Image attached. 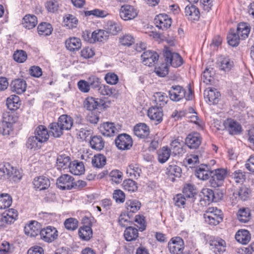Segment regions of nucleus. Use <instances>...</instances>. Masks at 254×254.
<instances>
[{
    "label": "nucleus",
    "mask_w": 254,
    "mask_h": 254,
    "mask_svg": "<svg viewBox=\"0 0 254 254\" xmlns=\"http://www.w3.org/2000/svg\"><path fill=\"white\" fill-rule=\"evenodd\" d=\"M20 104V98L17 95H12L6 99V105L10 110H17Z\"/></svg>",
    "instance_id": "nucleus-34"
},
{
    "label": "nucleus",
    "mask_w": 254,
    "mask_h": 254,
    "mask_svg": "<svg viewBox=\"0 0 254 254\" xmlns=\"http://www.w3.org/2000/svg\"><path fill=\"white\" fill-rule=\"evenodd\" d=\"M171 155V149L167 146L162 147L158 152V160L161 163L166 162Z\"/></svg>",
    "instance_id": "nucleus-45"
},
{
    "label": "nucleus",
    "mask_w": 254,
    "mask_h": 254,
    "mask_svg": "<svg viewBox=\"0 0 254 254\" xmlns=\"http://www.w3.org/2000/svg\"><path fill=\"white\" fill-rule=\"evenodd\" d=\"M111 180L116 184H120L123 180V173L119 170H113L109 174Z\"/></svg>",
    "instance_id": "nucleus-58"
},
{
    "label": "nucleus",
    "mask_w": 254,
    "mask_h": 254,
    "mask_svg": "<svg viewBox=\"0 0 254 254\" xmlns=\"http://www.w3.org/2000/svg\"><path fill=\"white\" fill-rule=\"evenodd\" d=\"M78 221L73 218L66 219L64 222L65 228L68 230L74 231L78 227Z\"/></svg>",
    "instance_id": "nucleus-60"
},
{
    "label": "nucleus",
    "mask_w": 254,
    "mask_h": 254,
    "mask_svg": "<svg viewBox=\"0 0 254 254\" xmlns=\"http://www.w3.org/2000/svg\"><path fill=\"white\" fill-rule=\"evenodd\" d=\"M120 42L122 45L130 46L134 43V38L130 34H126L120 38Z\"/></svg>",
    "instance_id": "nucleus-64"
},
{
    "label": "nucleus",
    "mask_w": 254,
    "mask_h": 254,
    "mask_svg": "<svg viewBox=\"0 0 254 254\" xmlns=\"http://www.w3.org/2000/svg\"><path fill=\"white\" fill-rule=\"evenodd\" d=\"M91 147L97 151L102 150L105 146V141L101 136H92L89 141Z\"/></svg>",
    "instance_id": "nucleus-24"
},
{
    "label": "nucleus",
    "mask_w": 254,
    "mask_h": 254,
    "mask_svg": "<svg viewBox=\"0 0 254 254\" xmlns=\"http://www.w3.org/2000/svg\"><path fill=\"white\" fill-rule=\"evenodd\" d=\"M78 22L77 18L70 14H66L64 17V22L65 25L69 29L76 27Z\"/></svg>",
    "instance_id": "nucleus-44"
},
{
    "label": "nucleus",
    "mask_w": 254,
    "mask_h": 254,
    "mask_svg": "<svg viewBox=\"0 0 254 254\" xmlns=\"http://www.w3.org/2000/svg\"><path fill=\"white\" fill-rule=\"evenodd\" d=\"M227 38L229 45L233 47L237 46L239 44L240 40L241 39L234 29H230Z\"/></svg>",
    "instance_id": "nucleus-41"
},
{
    "label": "nucleus",
    "mask_w": 254,
    "mask_h": 254,
    "mask_svg": "<svg viewBox=\"0 0 254 254\" xmlns=\"http://www.w3.org/2000/svg\"><path fill=\"white\" fill-rule=\"evenodd\" d=\"M78 234L81 239L88 241L92 237V229L89 225H84L79 228Z\"/></svg>",
    "instance_id": "nucleus-40"
},
{
    "label": "nucleus",
    "mask_w": 254,
    "mask_h": 254,
    "mask_svg": "<svg viewBox=\"0 0 254 254\" xmlns=\"http://www.w3.org/2000/svg\"><path fill=\"white\" fill-rule=\"evenodd\" d=\"M41 229V224L36 221H31L24 227L25 234L31 237H36L38 234H40Z\"/></svg>",
    "instance_id": "nucleus-14"
},
{
    "label": "nucleus",
    "mask_w": 254,
    "mask_h": 254,
    "mask_svg": "<svg viewBox=\"0 0 254 254\" xmlns=\"http://www.w3.org/2000/svg\"><path fill=\"white\" fill-rule=\"evenodd\" d=\"M92 36L93 39L91 41L93 43L96 42H105L108 39L109 33L105 30H97L92 32Z\"/></svg>",
    "instance_id": "nucleus-26"
},
{
    "label": "nucleus",
    "mask_w": 254,
    "mask_h": 254,
    "mask_svg": "<svg viewBox=\"0 0 254 254\" xmlns=\"http://www.w3.org/2000/svg\"><path fill=\"white\" fill-rule=\"evenodd\" d=\"M250 31L251 27L249 24L242 22L238 25L236 32L241 37V39L244 40L248 37Z\"/></svg>",
    "instance_id": "nucleus-25"
},
{
    "label": "nucleus",
    "mask_w": 254,
    "mask_h": 254,
    "mask_svg": "<svg viewBox=\"0 0 254 254\" xmlns=\"http://www.w3.org/2000/svg\"><path fill=\"white\" fill-rule=\"evenodd\" d=\"M172 19L165 13H161L156 15L154 18V23L157 27L163 30L169 28L172 24Z\"/></svg>",
    "instance_id": "nucleus-6"
},
{
    "label": "nucleus",
    "mask_w": 254,
    "mask_h": 254,
    "mask_svg": "<svg viewBox=\"0 0 254 254\" xmlns=\"http://www.w3.org/2000/svg\"><path fill=\"white\" fill-rule=\"evenodd\" d=\"M182 169L179 166L175 165H169L166 170V174L169 176H175L180 177L181 176Z\"/></svg>",
    "instance_id": "nucleus-47"
},
{
    "label": "nucleus",
    "mask_w": 254,
    "mask_h": 254,
    "mask_svg": "<svg viewBox=\"0 0 254 254\" xmlns=\"http://www.w3.org/2000/svg\"><path fill=\"white\" fill-rule=\"evenodd\" d=\"M184 241L179 237L173 238L168 243V247L171 254H181L184 250Z\"/></svg>",
    "instance_id": "nucleus-5"
},
{
    "label": "nucleus",
    "mask_w": 254,
    "mask_h": 254,
    "mask_svg": "<svg viewBox=\"0 0 254 254\" xmlns=\"http://www.w3.org/2000/svg\"><path fill=\"white\" fill-rule=\"evenodd\" d=\"M141 58L144 64L151 66L158 60L159 55L154 51L147 50L143 52Z\"/></svg>",
    "instance_id": "nucleus-9"
},
{
    "label": "nucleus",
    "mask_w": 254,
    "mask_h": 254,
    "mask_svg": "<svg viewBox=\"0 0 254 254\" xmlns=\"http://www.w3.org/2000/svg\"><path fill=\"white\" fill-rule=\"evenodd\" d=\"M154 101L157 104H159V107L165 105L168 101V96L165 93L162 92H157L154 96Z\"/></svg>",
    "instance_id": "nucleus-55"
},
{
    "label": "nucleus",
    "mask_w": 254,
    "mask_h": 254,
    "mask_svg": "<svg viewBox=\"0 0 254 254\" xmlns=\"http://www.w3.org/2000/svg\"><path fill=\"white\" fill-rule=\"evenodd\" d=\"M202 138L197 132L188 134L185 139V144L190 149H196L201 144Z\"/></svg>",
    "instance_id": "nucleus-12"
},
{
    "label": "nucleus",
    "mask_w": 254,
    "mask_h": 254,
    "mask_svg": "<svg viewBox=\"0 0 254 254\" xmlns=\"http://www.w3.org/2000/svg\"><path fill=\"white\" fill-rule=\"evenodd\" d=\"M35 136L42 141V143L48 140L49 134L47 128L44 126H39L35 130Z\"/></svg>",
    "instance_id": "nucleus-29"
},
{
    "label": "nucleus",
    "mask_w": 254,
    "mask_h": 254,
    "mask_svg": "<svg viewBox=\"0 0 254 254\" xmlns=\"http://www.w3.org/2000/svg\"><path fill=\"white\" fill-rule=\"evenodd\" d=\"M211 175L214 176L218 180L222 181V182L224 183V180L227 174V171L226 169L220 168L215 169L211 171Z\"/></svg>",
    "instance_id": "nucleus-59"
},
{
    "label": "nucleus",
    "mask_w": 254,
    "mask_h": 254,
    "mask_svg": "<svg viewBox=\"0 0 254 254\" xmlns=\"http://www.w3.org/2000/svg\"><path fill=\"white\" fill-rule=\"evenodd\" d=\"M204 96L209 104H217L220 100V93L216 89L209 88L204 92Z\"/></svg>",
    "instance_id": "nucleus-13"
},
{
    "label": "nucleus",
    "mask_w": 254,
    "mask_h": 254,
    "mask_svg": "<svg viewBox=\"0 0 254 254\" xmlns=\"http://www.w3.org/2000/svg\"><path fill=\"white\" fill-rule=\"evenodd\" d=\"M124 189L128 191H134L137 190V184L132 179H127L122 184Z\"/></svg>",
    "instance_id": "nucleus-57"
},
{
    "label": "nucleus",
    "mask_w": 254,
    "mask_h": 254,
    "mask_svg": "<svg viewBox=\"0 0 254 254\" xmlns=\"http://www.w3.org/2000/svg\"><path fill=\"white\" fill-rule=\"evenodd\" d=\"M98 90L101 94L108 96H112L116 91L114 88L105 84H101Z\"/></svg>",
    "instance_id": "nucleus-56"
},
{
    "label": "nucleus",
    "mask_w": 254,
    "mask_h": 254,
    "mask_svg": "<svg viewBox=\"0 0 254 254\" xmlns=\"http://www.w3.org/2000/svg\"><path fill=\"white\" fill-rule=\"evenodd\" d=\"M225 128L232 135L238 134L242 131V127L239 123L232 119H227L223 124Z\"/></svg>",
    "instance_id": "nucleus-15"
},
{
    "label": "nucleus",
    "mask_w": 254,
    "mask_h": 254,
    "mask_svg": "<svg viewBox=\"0 0 254 254\" xmlns=\"http://www.w3.org/2000/svg\"><path fill=\"white\" fill-rule=\"evenodd\" d=\"M40 238L44 241L51 243L57 239L58 232L56 228L48 226L42 229L40 233Z\"/></svg>",
    "instance_id": "nucleus-4"
},
{
    "label": "nucleus",
    "mask_w": 254,
    "mask_h": 254,
    "mask_svg": "<svg viewBox=\"0 0 254 254\" xmlns=\"http://www.w3.org/2000/svg\"><path fill=\"white\" fill-rule=\"evenodd\" d=\"M124 237L127 241L135 240L138 237V230L132 227H128L124 232Z\"/></svg>",
    "instance_id": "nucleus-42"
},
{
    "label": "nucleus",
    "mask_w": 254,
    "mask_h": 254,
    "mask_svg": "<svg viewBox=\"0 0 254 254\" xmlns=\"http://www.w3.org/2000/svg\"><path fill=\"white\" fill-rule=\"evenodd\" d=\"M164 57L166 64L174 67L180 66L183 64V59L181 56L176 53H172L166 50L164 53Z\"/></svg>",
    "instance_id": "nucleus-3"
},
{
    "label": "nucleus",
    "mask_w": 254,
    "mask_h": 254,
    "mask_svg": "<svg viewBox=\"0 0 254 254\" xmlns=\"http://www.w3.org/2000/svg\"><path fill=\"white\" fill-rule=\"evenodd\" d=\"M66 49L71 51L74 52L79 50L81 47V40L76 37H70L65 42Z\"/></svg>",
    "instance_id": "nucleus-20"
},
{
    "label": "nucleus",
    "mask_w": 254,
    "mask_h": 254,
    "mask_svg": "<svg viewBox=\"0 0 254 254\" xmlns=\"http://www.w3.org/2000/svg\"><path fill=\"white\" fill-rule=\"evenodd\" d=\"M155 72L160 77L165 76L168 73V65L166 63L158 67H155Z\"/></svg>",
    "instance_id": "nucleus-62"
},
{
    "label": "nucleus",
    "mask_w": 254,
    "mask_h": 254,
    "mask_svg": "<svg viewBox=\"0 0 254 254\" xmlns=\"http://www.w3.org/2000/svg\"><path fill=\"white\" fill-rule=\"evenodd\" d=\"M100 130L102 134L107 136H113L118 131L114 124L109 122L104 123L101 125Z\"/></svg>",
    "instance_id": "nucleus-17"
},
{
    "label": "nucleus",
    "mask_w": 254,
    "mask_h": 254,
    "mask_svg": "<svg viewBox=\"0 0 254 254\" xmlns=\"http://www.w3.org/2000/svg\"><path fill=\"white\" fill-rule=\"evenodd\" d=\"M71 163L70 157L65 155H59L57 158V167L59 170L69 168Z\"/></svg>",
    "instance_id": "nucleus-32"
},
{
    "label": "nucleus",
    "mask_w": 254,
    "mask_h": 254,
    "mask_svg": "<svg viewBox=\"0 0 254 254\" xmlns=\"http://www.w3.org/2000/svg\"><path fill=\"white\" fill-rule=\"evenodd\" d=\"M2 214L5 216L10 224L13 223L18 216V212L14 209H9L2 213Z\"/></svg>",
    "instance_id": "nucleus-61"
},
{
    "label": "nucleus",
    "mask_w": 254,
    "mask_h": 254,
    "mask_svg": "<svg viewBox=\"0 0 254 254\" xmlns=\"http://www.w3.org/2000/svg\"><path fill=\"white\" fill-rule=\"evenodd\" d=\"M169 95L171 100L176 102L184 98L188 101L191 100L193 97L190 88L189 89V92L187 93L186 89L180 85H173L169 91Z\"/></svg>",
    "instance_id": "nucleus-1"
},
{
    "label": "nucleus",
    "mask_w": 254,
    "mask_h": 254,
    "mask_svg": "<svg viewBox=\"0 0 254 254\" xmlns=\"http://www.w3.org/2000/svg\"><path fill=\"white\" fill-rule=\"evenodd\" d=\"M141 203L137 200H127L126 203V207L128 211L134 213L140 208Z\"/></svg>",
    "instance_id": "nucleus-48"
},
{
    "label": "nucleus",
    "mask_w": 254,
    "mask_h": 254,
    "mask_svg": "<svg viewBox=\"0 0 254 254\" xmlns=\"http://www.w3.org/2000/svg\"><path fill=\"white\" fill-rule=\"evenodd\" d=\"M73 180L70 175L64 174L57 179L56 184L58 188L61 190H70L73 187Z\"/></svg>",
    "instance_id": "nucleus-10"
},
{
    "label": "nucleus",
    "mask_w": 254,
    "mask_h": 254,
    "mask_svg": "<svg viewBox=\"0 0 254 254\" xmlns=\"http://www.w3.org/2000/svg\"><path fill=\"white\" fill-rule=\"evenodd\" d=\"M147 115L150 120L156 122L158 124L162 121L163 113L161 107L152 106L148 110Z\"/></svg>",
    "instance_id": "nucleus-11"
},
{
    "label": "nucleus",
    "mask_w": 254,
    "mask_h": 254,
    "mask_svg": "<svg viewBox=\"0 0 254 254\" xmlns=\"http://www.w3.org/2000/svg\"><path fill=\"white\" fill-rule=\"evenodd\" d=\"M184 142L179 138L173 140L171 143V149L175 155H182L186 152L183 148Z\"/></svg>",
    "instance_id": "nucleus-23"
},
{
    "label": "nucleus",
    "mask_w": 254,
    "mask_h": 254,
    "mask_svg": "<svg viewBox=\"0 0 254 254\" xmlns=\"http://www.w3.org/2000/svg\"><path fill=\"white\" fill-rule=\"evenodd\" d=\"M134 134L139 138H146L150 133L149 127L144 123H139L134 127Z\"/></svg>",
    "instance_id": "nucleus-18"
},
{
    "label": "nucleus",
    "mask_w": 254,
    "mask_h": 254,
    "mask_svg": "<svg viewBox=\"0 0 254 254\" xmlns=\"http://www.w3.org/2000/svg\"><path fill=\"white\" fill-rule=\"evenodd\" d=\"M69 169L70 172L74 175H80L83 174L85 171L83 162H78L77 161L71 162Z\"/></svg>",
    "instance_id": "nucleus-35"
},
{
    "label": "nucleus",
    "mask_w": 254,
    "mask_h": 254,
    "mask_svg": "<svg viewBox=\"0 0 254 254\" xmlns=\"http://www.w3.org/2000/svg\"><path fill=\"white\" fill-rule=\"evenodd\" d=\"M137 15L136 10L132 6L124 5L120 8V16L122 19L125 21L134 19Z\"/></svg>",
    "instance_id": "nucleus-8"
},
{
    "label": "nucleus",
    "mask_w": 254,
    "mask_h": 254,
    "mask_svg": "<svg viewBox=\"0 0 254 254\" xmlns=\"http://www.w3.org/2000/svg\"><path fill=\"white\" fill-rule=\"evenodd\" d=\"M126 173L129 177L137 179L140 176L141 170L137 164H131L127 167Z\"/></svg>",
    "instance_id": "nucleus-43"
},
{
    "label": "nucleus",
    "mask_w": 254,
    "mask_h": 254,
    "mask_svg": "<svg viewBox=\"0 0 254 254\" xmlns=\"http://www.w3.org/2000/svg\"><path fill=\"white\" fill-rule=\"evenodd\" d=\"M203 217L206 223L210 225L216 226L222 221L223 213L216 207H209L203 214Z\"/></svg>",
    "instance_id": "nucleus-2"
},
{
    "label": "nucleus",
    "mask_w": 254,
    "mask_h": 254,
    "mask_svg": "<svg viewBox=\"0 0 254 254\" xmlns=\"http://www.w3.org/2000/svg\"><path fill=\"white\" fill-rule=\"evenodd\" d=\"M231 178L236 184H243L246 180V173L238 170L232 173Z\"/></svg>",
    "instance_id": "nucleus-51"
},
{
    "label": "nucleus",
    "mask_w": 254,
    "mask_h": 254,
    "mask_svg": "<svg viewBox=\"0 0 254 254\" xmlns=\"http://www.w3.org/2000/svg\"><path fill=\"white\" fill-rule=\"evenodd\" d=\"M50 132L55 137H60L63 134L64 129L61 126H60L58 122L57 123H53L49 126Z\"/></svg>",
    "instance_id": "nucleus-46"
},
{
    "label": "nucleus",
    "mask_w": 254,
    "mask_h": 254,
    "mask_svg": "<svg viewBox=\"0 0 254 254\" xmlns=\"http://www.w3.org/2000/svg\"><path fill=\"white\" fill-rule=\"evenodd\" d=\"M37 17L33 14H27L23 18L22 24L28 29L33 28L37 24Z\"/></svg>",
    "instance_id": "nucleus-27"
},
{
    "label": "nucleus",
    "mask_w": 254,
    "mask_h": 254,
    "mask_svg": "<svg viewBox=\"0 0 254 254\" xmlns=\"http://www.w3.org/2000/svg\"><path fill=\"white\" fill-rule=\"evenodd\" d=\"M12 202V197L8 194H1L0 195V209L9 207Z\"/></svg>",
    "instance_id": "nucleus-52"
},
{
    "label": "nucleus",
    "mask_w": 254,
    "mask_h": 254,
    "mask_svg": "<svg viewBox=\"0 0 254 254\" xmlns=\"http://www.w3.org/2000/svg\"><path fill=\"white\" fill-rule=\"evenodd\" d=\"M235 239L242 244H247L251 240V235L248 230H240L236 233Z\"/></svg>",
    "instance_id": "nucleus-33"
},
{
    "label": "nucleus",
    "mask_w": 254,
    "mask_h": 254,
    "mask_svg": "<svg viewBox=\"0 0 254 254\" xmlns=\"http://www.w3.org/2000/svg\"><path fill=\"white\" fill-rule=\"evenodd\" d=\"M10 86L13 92L21 94L26 91L27 83L23 79L17 78L12 81Z\"/></svg>",
    "instance_id": "nucleus-16"
},
{
    "label": "nucleus",
    "mask_w": 254,
    "mask_h": 254,
    "mask_svg": "<svg viewBox=\"0 0 254 254\" xmlns=\"http://www.w3.org/2000/svg\"><path fill=\"white\" fill-rule=\"evenodd\" d=\"M211 175V171L209 170L208 166L201 164L197 168L195 171V175L200 180H207Z\"/></svg>",
    "instance_id": "nucleus-21"
},
{
    "label": "nucleus",
    "mask_w": 254,
    "mask_h": 254,
    "mask_svg": "<svg viewBox=\"0 0 254 254\" xmlns=\"http://www.w3.org/2000/svg\"><path fill=\"white\" fill-rule=\"evenodd\" d=\"M33 183L34 188L40 190L47 189L50 185L49 179L43 176L35 178Z\"/></svg>",
    "instance_id": "nucleus-19"
},
{
    "label": "nucleus",
    "mask_w": 254,
    "mask_h": 254,
    "mask_svg": "<svg viewBox=\"0 0 254 254\" xmlns=\"http://www.w3.org/2000/svg\"><path fill=\"white\" fill-rule=\"evenodd\" d=\"M98 105L97 99L92 97L87 98L84 102V107L89 111L97 109Z\"/></svg>",
    "instance_id": "nucleus-53"
},
{
    "label": "nucleus",
    "mask_w": 254,
    "mask_h": 254,
    "mask_svg": "<svg viewBox=\"0 0 254 254\" xmlns=\"http://www.w3.org/2000/svg\"><path fill=\"white\" fill-rule=\"evenodd\" d=\"M13 59L17 62L23 63L27 59L26 53L23 50L15 52L13 55Z\"/></svg>",
    "instance_id": "nucleus-63"
},
{
    "label": "nucleus",
    "mask_w": 254,
    "mask_h": 254,
    "mask_svg": "<svg viewBox=\"0 0 254 254\" xmlns=\"http://www.w3.org/2000/svg\"><path fill=\"white\" fill-rule=\"evenodd\" d=\"M237 215L240 222L245 223L249 222L251 219V211L248 208L243 207L238 210Z\"/></svg>",
    "instance_id": "nucleus-36"
},
{
    "label": "nucleus",
    "mask_w": 254,
    "mask_h": 254,
    "mask_svg": "<svg viewBox=\"0 0 254 254\" xmlns=\"http://www.w3.org/2000/svg\"><path fill=\"white\" fill-rule=\"evenodd\" d=\"M40 139H38L35 135L30 136L26 142V147L29 149L34 150L39 149L41 148L42 144Z\"/></svg>",
    "instance_id": "nucleus-39"
},
{
    "label": "nucleus",
    "mask_w": 254,
    "mask_h": 254,
    "mask_svg": "<svg viewBox=\"0 0 254 254\" xmlns=\"http://www.w3.org/2000/svg\"><path fill=\"white\" fill-rule=\"evenodd\" d=\"M225 242L221 239H214L210 241V245L216 254H220L225 251Z\"/></svg>",
    "instance_id": "nucleus-28"
},
{
    "label": "nucleus",
    "mask_w": 254,
    "mask_h": 254,
    "mask_svg": "<svg viewBox=\"0 0 254 254\" xmlns=\"http://www.w3.org/2000/svg\"><path fill=\"white\" fill-rule=\"evenodd\" d=\"M58 123L61 126L64 130H69L73 125V120L67 115L61 116L58 119Z\"/></svg>",
    "instance_id": "nucleus-31"
},
{
    "label": "nucleus",
    "mask_w": 254,
    "mask_h": 254,
    "mask_svg": "<svg viewBox=\"0 0 254 254\" xmlns=\"http://www.w3.org/2000/svg\"><path fill=\"white\" fill-rule=\"evenodd\" d=\"M0 175L4 176H6L8 178L12 177L13 179L16 178H18V179H21L20 176L18 177L16 169L10 166L8 164L0 167Z\"/></svg>",
    "instance_id": "nucleus-22"
},
{
    "label": "nucleus",
    "mask_w": 254,
    "mask_h": 254,
    "mask_svg": "<svg viewBox=\"0 0 254 254\" xmlns=\"http://www.w3.org/2000/svg\"><path fill=\"white\" fill-rule=\"evenodd\" d=\"M186 16H189V18L191 20H198L199 17V11L195 6L190 4L187 5L185 8Z\"/></svg>",
    "instance_id": "nucleus-38"
},
{
    "label": "nucleus",
    "mask_w": 254,
    "mask_h": 254,
    "mask_svg": "<svg viewBox=\"0 0 254 254\" xmlns=\"http://www.w3.org/2000/svg\"><path fill=\"white\" fill-rule=\"evenodd\" d=\"M53 27L51 24L42 22L37 27V31L40 36H47L51 35L53 31Z\"/></svg>",
    "instance_id": "nucleus-30"
},
{
    "label": "nucleus",
    "mask_w": 254,
    "mask_h": 254,
    "mask_svg": "<svg viewBox=\"0 0 254 254\" xmlns=\"http://www.w3.org/2000/svg\"><path fill=\"white\" fill-rule=\"evenodd\" d=\"M183 194L186 197L193 198L196 194V190L192 185L187 184L183 188Z\"/></svg>",
    "instance_id": "nucleus-54"
},
{
    "label": "nucleus",
    "mask_w": 254,
    "mask_h": 254,
    "mask_svg": "<svg viewBox=\"0 0 254 254\" xmlns=\"http://www.w3.org/2000/svg\"><path fill=\"white\" fill-rule=\"evenodd\" d=\"M233 66V62L229 59L220 58L219 60V67L221 70L229 71Z\"/></svg>",
    "instance_id": "nucleus-50"
},
{
    "label": "nucleus",
    "mask_w": 254,
    "mask_h": 254,
    "mask_svg": "<svg viewBox=\"0 0 254 254\" xmlns=\"http://www.w3.org/2000/svg\"><path fill=\"white\" fill-rule=\"evenodd\" d=\"M251 193V190L244 186L241 187L238 191L234 192L233 195H236V198L238 197L239 199L245 201L249 198Z\"/></svg>",
    "instance_id": "nucleus-37"
},
{
    "label": "nucleus",
    "mask_w": 254,
    "mask_h": 254,
    "mask_svg": "<svg viewBox=\"0 0 254 254\" xmlns=\"http://www.w3.org/2000/svg\"><path fill=\"white\" fill-rule=\"evenodd\" d=\"M115 141L117 147L120 150L129 149L132 145L131 138L125 133L119 135Z\"/></svg>",
    "instance_id": "nucleus-7"
},
{
    "label": "nucleus",
    "mask_w": 254,
    "mask_h": 254,
    "mask_svg": "<svg viewBox=\"0 0 254 254\" xmlns=\"http://www.w3.org/2000/svg\"><path fill=\"white\" fill-rule=\"evenodd\" d=\"M106 163V158L103 155H96L92 159V165L96 168H102Z\"/></svg>",
    "instance_id": "nucleus-49"
}]
</instances>
